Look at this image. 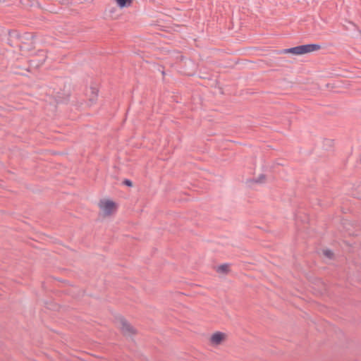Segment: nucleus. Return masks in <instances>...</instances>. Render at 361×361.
Wrapping results in <instances>:
<instances>
[{
    "label": "nucleus",
    "mask_w": 361,
    "mask_h": 361,
    "mask_svg": "<svg viewBox=\"0 0 361 361\" xmlns=\"http://www.w3.org/2000/svg\"><path fill=\"white\" fill-rule=\"evenodd\" d=\"M116 324L117 328L126 336H130L136 333L135 329L122 317L117 318Z\"/></svg>",
    "instance_id": "obj_4"
},
{
    "label": "nucleus",
    "mask_w": 361,
    "mask_h": 361,
    "mask_svg": "<svg viewBox=\"0 0 361 361\" xmlns=\"http://www.w3.org/2000/svg\"><path fill=\"white\" fill-rule=\"evenodd\" d=\"M99 215L103 219L111 218L117 212L118 204L112 199L104 197L98 202Z\"/></svg>",
    "instance_id": "obj_1"
},
{
    "label": "nucleus",
    "mask_w": 361,
    "mask_h": 361,
    "mask_svg": "<svg viewBox=\"0 0 361 361\" xmlns=\"http://www.w3.org/2000/svg\"><path fill=\"white\" fill-rule=\"evenodd\" d=\"M228 335L223 331H214L212 333L208 338V344L213 347L217 348L224 344L228 340Z\"/></svg>",
    "instance_id": "obj_3"
},
{
    "label": "nucleus",
    "mask_w": 361,
    "mask_h": 361,
    "mask_svg": "<svg viewBox=\"0 0 361 361\" xmlns=\"http://www.w3.org/2000/svg\"><path fill=\"white\" fill-rule=\"evenodd\" d=\"M125 183H126V185H129V186H131V185H132V183H131V182H130V180H126V182H125Z\"/></svg>",
    "instance_id": "obj_10"
},
{
    "label": "nucleus",
    "mask_w": 361,
    "mask_h": 361,
    "mask_svg": "<svg viewBox=\"0 0 361 361\" xmlns=\"http://www.w3.org/2000/svg\"><path fill=\"white\" fill-rule=\"evenodd\" d=\"M216 271L219 273L226 274L229 271V265L227 264L220 265L216 268Z\"/></svg>",
    "instance_id": "obj_7"
},
{
    "label": "nucleus",
    "mask_w": 361,
    "mask_h": 361,
    "mask_svg": "<svg viewBox=\"0 0 361 361\" xmlns=\"http://www.w3.org/2000/svg\"><path fill=\"white\" fill-rule=\"evenodd\" d=\"M86 95L89 97L90 104H92L97 100L98 90L96 87H90L86 90Z\"/></svg>",
    "instance_id": "obj_5"
},
{
    "label": "nucleus",
    "mask_w": 361,
    "mask_h": 361,
    "mask_svg": "<svg viewBox=\"0 0 361 361\" xmlns=\"http://www.w3.org/2000/svg\"><path fill=\"white\" fill-rule=\"evenodd\" d=\"M321 49V46L317 44H304L295 47L290 49H283L281 53L284 54H291L293 55H303L308 53L318 51Z\"/></svg>",
    "instance_id": "obj_2"
},
{
    "label": "nucleus",
    "mask_w": 361,
    "mask_h": 361,
    "mask_svg": "<svg viewBox=\"0 0 361 361\" xmlns=\"http://www.w3.org/2000/svg\"><path fill=\"white\" fill-rule=\"evenodd\" d=\"M267 178L264 174H261L255 178V182L257 183H264L267 181Z\"/></svg>",
    "instance_id": "obj_8"
},
{
    "label": "nucleus",
    "mask_w": 361,
    "mask_h": 361,
    "mask_svg": "<svg viewBox=\"0 0 361 361\" xmlns=\"http://www.w3.org/2000/svg\"><path fill=\"white\" fill-rule=\"evenodd\" d=\"M114 1L121 9L130 7L133 3V0H114Z\"/></svg>",
    "instance_id": "obj_6"
},
{
    "label": "nucleus",
    "mask_w": 361,
    "mask_h": 361,
    "mask_svg": "<svg viewBox=\"0 0 361 361\" xmlns=\"http://www.w3.org/2000/svg\"><path fill=\"white\" fill-rule=\"evenodd\" d=\"M325 255H327L328 257H331V253L330 251H326L325 252Z\"/></svg>",
    "instance_id": "obj_9"
}]
</instances>
